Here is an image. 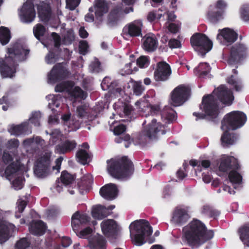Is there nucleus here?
Returning <instances> with one entry per match:
<instances>
[{
    "label": "nucleus",
    "mask_w": 249,
    "mask_h": 249,
    "mask_svg": "<svg viewBox=\"0 0 249 249\" xmlns=\"http://www.w3.org/2000/svg\"><path fill=\"white\" fill-rule=\"evenodd\" d=\"M114 106L115 109L120 108L122 110L124 115L129 118V121L133 120L136 118L134 115L135 108L132 105L126 103L118 102L115 103Z\"/></svg>",
    "instance_id": "nucleus-23"
},
{
    "label": "nucleus",
    "mask_w": 249,
    "mask_h": 249,
    "mask_svg": "<svg viewBox=\"0 0 249 249\" xmlns=\"http://www.w3.org/2000/svg\"><path fill=\"white\" fill-rule=\"evenodd\" d=\"M76 158L80 163L85 165L89 162L91 159V155L84 149H79L76 153Z\"/></svg>",
    "instance_id": "nucleus-34"
},
{
    "label": "nucleus",
    "mask_w": 249,
    "mask_h": 249,
    "mask_svg": "<svg viewBox=\"0 0 249 249\" xmlns=\"http://www.w3.org/2000/svg\"><path fill=\"white\" fill-rule=\"evenodd\" d=\"M111 81L112 80L109 77H106L103 79L101 84V86L103 90H107L109 89Z\"/></svg>",
    "instance_id": "nucleus-59"
},
{
    "label": "nucleus",
    "mask_w": 249,
    "mask_h": 249,
    "mask_svg": "<svg viewBox=\"0 0 249 249\" xmlns=\"http://www.w3.org/2000/svg\"><path fill=\"white\" fill-rule=\"evenodd\" d=\"M228 83L234 87V89L236 91H241L243 88V85L240 81H236L233 79V76L231 75L228 78Z\"/></svg>",
    "instance_id": "nucleus-49"
},
{
    "label": "nucleus",
    "mask_w": 249,
    "mask_h": 249,
    "mask_svg": "<svg viewBox=\"0 0 249 249\" xmlns=\"http://www.w3.org/2000/svg\"><path fill=\"white\" fill-rule=\"evenodd\" d=\"M227 6V4L223 0H218L217 1L215 6H210L213 9L215 8L216 10L221 11L224 13V10Z\"/></svg>",
    "instance_id": "nucleus-56"
},
{
    "label": "nucleus",
    "mask_w": 249,
    "mask_h": 249,
    "mask_svg": "<svg viewBox=\"0 0 249 249\" xmlns=\"http://www.w3.org/2000/svg\"><path fill=\"white\" fill-rule=\"evenodd\" d=\"M241 240L249 247V226H244L238 230Z\"/></svg>",
    "instance_id": "nucleus-38"
},
{
    "label": "nucleus",
    "mask_w": 249,
    "mask_h": 249,
    "mask_svg": "<svg viewBox=\"0 0 249 249\" xmlns=\"http://www.w3.org/2000/svg\"><path fill=\"white\" fill-rule=\"evenodd\" d=\"M21 17L22 20L25 23H31L36 17V12L33 3L26 2L21 9Z\"/></svg>",
    "instance_id": "nucleus-21"
},
{
    "label": "nucleus",
    "mask_w": 249,
    "mask_h": 249,
    "mask_svg": "<svg viewBox=\"0 0 249 249\" xmlns=\"http://www.w3.org/2000/svg\"><path fill=\"white\" fill-rule=\"evenodd\" d=\"M31 242L26 237H23L17 241L15 248V249H26L30 247Z\"/></svg>",
    "instance_id": "nucleus-45"
},
{
    "label": "nucleus",
    "mask_w": 249,
    "mask_h": 249,
    "mask_svg": "<svg viewBox=\"0 0 249 249\" xmlns=\"http://www.w3.org/2000/svg\"><path fill=\"white\" fill-rule=\"evenodd\" d=\"M90 218L86 214H80L79 212H75L71 217V227L77 236L85 238L90 234L92 230L89 227L81 230L90 221Z\"/></svg>",
    "instance_id": "nucleus-7"
},
{
    "label": "nucleus",
    "mask_w": 249,
    "mask_h": 249,
    "mask_svg": "<svg viewBox=\"0 0 249 249\" xmlns=\"http://www.w3.org/2000/svg\"><path fill=\"white\" fill-rule=\"evenodd\" d=\"M230 129H224L225 130L221 137V144L223 146H228L233 144L237 139L236 134L229 132Z\"/></svg>",
    "instance_id": "nucleus-29"
},
{
    "label": "nucleus",
    "mask_w": 249,
    "mask_h": 249,
    "mask_svg": "<svg viewBox=\"0 0 249 249\" xmlns=\"http://www.w3.org/2000/svg\"><path fill=\"white\" fill-rule=\"evenodd\" d=\"M8 56L4 59H0V71L4 77H12L16 72L18 61L26 59L29 50L25 49L21 46L15 45L8 49Z\"/></svg>",
    "instance_id": "nucleus-3"
},
{
    "label": "nucleus",
    "mask_w": 249,
    "mask_h": 249,
    "mask_svg": "<svg viewBox=\"0 0 249 249\" xmlns=\"http://www.w3.org/2000/svg\"><path fill=\"white\" fill-rule=\"evenodd\" d=\"M190 215L186 210L176 208L174 211L171 222L178 226H182L187 222Z\"/></svg>",
    "instance_id": "nucleus-19"
},
{
    "label": "nucleus",
    "mask_w": 249,
    "mask_h": 249,
    "mask_svg": "<svg viewBox=\"0 0 249 249\" xmlns=\"http://www.w3.org/2000/svg\"><path fill=\"white\" fill-rule=\"evenodd\" d=\"M130 232L132 230L136 231V233L131 236L136 244L142 245L144 242L145 236H150L153 232L152 228L149 222L145 219H140L132 222L129 226ZM132 236V234H130Z\"/></svg>",
    "instance_id": "nucleus-6"
},
{
    "label": "nucleus",
    "mask_w": 249,
    "mask_h": 249,
    "mask_svg": "<svg viewBox=\"0 0 249 249\" xmlns=\"http://www.w3.org/2000/svg\"><path fill=\"white\" fill-rule=\"evenodd\" d=\"M106 243L102 237L96 238L89 243L91 249H106Z\"/></svg>",
    "instance_id": "nucleus-40"
},
{
    "label": "nucleus",
    "mask_w": 249,
    "mask_h": 249,
    "mask_svg": "<svg viewBox=\"0 0 249 249\" xmlns=\"http://www.w3.org/2000/svg\"><path fill=\"white\" fill-rule=\"evenodd\" d=\"M133 90L136 95H141L144 90L141 82H135L133 85Z\"/></svg>",
    "instance_id": "nucleus-55"
},
{
    "label": "nucleus",
    "mask_w": 249,
    "mask_h": 249,
    "mask_svg": "<svg viewBox=\"0 0 249 249\" xmlns=\"http://www.w3.org/2000/svg\"><path fill=\"white\" fill-rule=\"evenodd\" d=\"M149 62V57L147 56H141L137 60V64L141 68L148 67Z\"/></svg>",
    "instance_id": "nucleus-54"
},
{
    "label": "nucleus",
    "mask_w": 249,
    "mask_h": 249,
    "mask_svg": "<svg viewBox=\"0 0 249 249\" xmlns=\"http://www.w3.org/2000/svg\"><path fill=\"white\" fill-rule=\"evenodd\" d=\"M46 28L41 24L38 23L33 28V33L36 38L40 40V38L43 36L46 33Z\"/></svg>",
    "instance_id": "nucleus-42"
},
{
    "label": "nucleus",
    "mask_w": 249,
    "mask_h": 249,
    "mask_svg": "<svg viewBox=\"0 0 249 249\" xmlns=\"http://www.w3.org/2000/svg\"><path fill=\"white\" fill-rule=\"evenodd\" d=\"M89 183L90 180L89 177L87 176H84L81 178V180L78 182L77 185L79 188H82V189H84L86 188Z\"/></svg>",
    "instance_id": "nucleus-57"
},
{
    "label": "nucleus",
    "mask_w": 249,
    "mask_h": 249,
    "mask_svg": "<svg viewBox=\"0 0 249 249\" xmlns=\"http://www.w3.org/2000/svg\"><path fill=\"white\" fill-rule=\"evenodd\" d=\"M12 185L15 189H21L23 187L22 180L21 178H16L15 179L13 180L12 182Z\"/></svg>",
    "instance_id": "nucleus-61"
},
{
    "label": "nucleus",
    "mask_w": 249,
    "mask_h": 249,
    "mask_svg": "<svg viewBox=\"0 0 249 249\" xmlns=\"http://www.w3.org/2000/svg\"><path fill=\"white\" fill-rule=\"evenodd\" d=\"M51 157L52 153L47 152L37 160L34 173L38 177L44 178L49 174L51 167Z\"/></svg>",
    "instance_id": "nucleus-11"
},
{
    "label": "nucleus",
    "mask_w": 249,
    "mask_h": 249,
    "mask_svg": "<svg viewBox=\"0 0 249 249\" xmlns=\"http://www.w3.org/2000/svg\"><path fill=\"white\" fill-rule=\"evenodd\" d=\"M27 128V124L22 123L18 125H13L11 126L9 132L12 135L19 136L24 134Z\"/></svg>",
    "instance_id": "nucleus-36"
},
{
    "label": "nucleus",
    "mask_w": 249,
    "mask_h": 249,
    "mask_svg": "<svg viewBox=\"0 0 249 249\" xmlns=\"http://www.w3.org/2000/svg\"><path fill=\"white\" fill-rule=\"evenodd\" d=\"M77 143L74 140H65L56 146V150L60 154H64L70 152L76 146Z\"/></svg>",
    "instance_id": "nucleus-26"
},
{
    "label": "nucleus",
    "mask_w": 249,
    "mask_h": 249,
    "mask_svg": "<svg viewBox=\"0 0 249 249\" xmlns=\"http://www.w3.org/2000/svg\"><path fill=\"white\" fill-rule=\"evenodd\" d=\"M101 227L103 234L107 237L116 236L119 231L118 225L113 219H107L103 221Z\"/></svg>",
    "instance_id": "nucleus-18"
},
{
    "label": "nucleus",
    "mask_w": 249,
    "mask_h": 249,
    "mask_svg": "<svg viewBox=\"0 0 249 249\" xmlns=\"http://www.w3.org/2000/svg\"><path fill=\"white\" fill-rule=\"evenodd\" d=\"M247 119L246 115L242 111H231L225 116L221 123V128L236 130L244 125Z\"/></svg>",
    "instance_id": "nucleus-9"
},
{
    "label": "nucleus",
    "mask_w": 249,
    "mask_h": 249,
    "mask_svg": "<svg viewBox=\"0 0 249 249\" xmlns=\"http://www.w3.org/2000/svg\"><path fill=\"white\" fill-rule=\"evenodd\" d=\"M190 43L194 49L200 54L204 55L213 47L212 41L202 33H196L190 38Z\"/></svg>",
    "instance_id": "nucleus-10"
},
{
    "label": "nucleus",
    "mask_w": 249,
    "mask_h": 249,
    "mask_svg": "<svg viewBox=\"0 0 249 249\" xmlns=\"http://www.w3.org/2000/svg\"><path fill=\"white\" fill-rule=\"evenodd\" d=\"M102 206L96 205L92 208L91 215L95 219H102Z\"/></svg>",
    "instance_id": "nucleus-50"
},
{
    "label": "nucleus",
    "mask_w": 249,
    "mask_h": 249,
    "mask_svg": "<svg viewBox=\"0 0 249 249\" xmlns=\"http://www.w3.org/2000/svg\"><path fill=\"white\" fill-rule=\"evenodd\" d=\"M64 63L56 64L52 68L48 75V79L51 82L55 83L67 78L70 72L67 68L64 66Z\"/></svg>",
    "instance_id": "nucleus-15"
},
{
    "label": "nucleus",
    "mask_w": 249,
    "mask_h": 249,
    "mask_svg": "<svg viewBox=\"0 0 249 249\" xmlns=\"http://www.w3.org/2000/svg\"><path fill=\"white\" fill-rule=\"evenodd\" d=\"M107 169L108 174L116 179H127L134 172L133 162L127 156L112 158L107 161Z\"/></svg>",
    "instance_id": "nucleus-4"
},
{
    "label": "nucleus",
    "mask_w": 249,
    "mask_h": 249,
    "mask_svg": "<svg viewBox=\"0 0 249 249\" xmlns=\"http://www.w3.org/2000/svg\"><path fill=\"white\" fill-rule=\"evenodd\" d=\"M161 116L168 122H172L177 118V113L170 107L165 106L160 112Z\"/></svg>",
    "instance_id": "nucleus-32"
},
{
    "label": "nucleus",
    "mask_w": 249,
    "mask_h": 249,
    "mask_svg": "<svg viewBox=\"0 0 249 249\" xmlns=\"http://www.w3.org/2000/svg\"><path fill=\"white\" fill-rule=\"evenodd\" d=\"M54 41V46L56 48L59 49L61 45V38L60 36L55 32H53L51 34Z\"/></svg>",
    "instance_id": "nucleus-60"
},
{
    "label": "nucleus",
    "mask_w": 249,
    "mask_h": 249,
    "mask_svg": "<svg viewBox=\"0 0 249 249\" xmlns=\"http://www.w3.org/2000/svg\"><path fill=\"white\" fill-rule=\"evenodd\" d=\"M118 189L116 185L113 183L107 184L100 189V195L106 200H112L118 196Z\"/></svg>",
    "instance_id": "nucleus-20"
},
{
    "label": "nucleus",
    "mask_w": 249,
    "mask_h": 249,
    "mask_svg": "<svg viewBox=\"0 0 249 249\" xmlns=\"http://www.w3.org/2000/svg\"><path fill=\"white\" fill-rule=\"evenodd\" d=\"M143 49L147 52L155 51L158 46V40L153 34H146L142 39Z\"/></svg>",
    "instance_id": "nucleus-22"
},
{
    "label": "nucleus",
    "mask_w": 249,
    "mask_h": 249,
    "mask_svg": "<svg viewBox=\"0 0 249 249\" xmlns=\"http://www.w3.org/2000/svg\"><path fill=\"white\" fill-rule=\"evenodd\" d=\"M142 22L136 20L126 24L123 28L122 36L124 37H136L142 36Z\"/></svg>",
    "instance_id": "nucleus-14"
},
{
    "label": "nucleus",
    "mask_w": 249,
    "mask_h": 249,
    "mask_svg": "<svg viewBox=\"0 0 249 249\" xmlns=\"http://www.w3.org/2000/svg\"><path fill=\"white\" fill-rule=\"evenodd\" d=\"M9 238V229L8 227L0 223V238L3 241H7Z\"/></svg>",
    "instance_id": "nucleus-46"
},
{
    "label": "nucleus",
    "mask_w": 249,
    "mask_h": 249,
    "mask_svg": "<svg viewBox=\"0 0 249 249\" xmlns=\"http://www.w3.org/2000/svg\"><path fill=\"white\" fill-rule=\"evenodd\" d=\"M241 17L245 21H249V4H244L240 10Z\"/></svg>",
    "instance_id": "nucleus-52"
},
{
    "label": "nucleus",
    "mask_w": 249,
    "mask_h": 249,
    "mask_svg": "<svg viewBox=\"0 0 249 249\" xmlns=\"http://www.w3.org/2000/svg\"><path fill=\"white\" fill-rule=\"evenodd\" d=\"M60 179L63 184L65 185H68L72 183L74 181V178L67 171H63L61 173Z\"/></svg>",
    "instance_id": "nucleus-44"
},
{
    "label": "nucleus",
    "mask_w": 249,
    "mask_h": 249,
    "mask_svg": "<svg viewBox=\"0 0 249 249\" xmlns=\"http://www.w3.org/2000/svg\"><path fill=\"white\" fill-rule=\"evenodd\" d=\"M41 117V114L39 111H35L32 114L29 120L31 124H34L35 126H38L40 125V120Z\"/></svg>",
    "instance_id": "nucleus-51"
},
{
    "label": "nucleus",
    "mask_w": 249,
    "mask_h": 249,
    "mask_svg": "<svg viewBox=\"0 0 249 249\" xmlns=\"http://www.w3.org/2000/svg\"><path fill=\"white\" fill-rule=\"evenodd\" d=\"M191 95V88L189 86L180 85L172 91L171 104L174 107L182 105L189 98Z\"/></svg>",
    "instance_id": "nucleus-12"
},
{
    "label": "nucleus",
    "mask_w": 249,
    "mask_h": 249,
    "mask_svg": "<svg viewBox=\"0 0 249 249\" xmlns=\"http://www.w3.org/2000/svg\"><path fill=\"white\" fill-rule=\"evenodd\" d=\"M234 96L232 92L224 86L221 85L214 89L211 94L205 95L202 99L199 108L204 113L194 112L193 115L196 121L207 119L216 122L220 113L219 104L230 106L232 104Z\"/></svg>",
    "instance_id": "nucleus-1"
},
{
    "label": "nucleus",
    "mask_w": 249,
    "mask_h": 249,
    "mask_svg": "<svg viewBox=\"0 0 249 249\" xmlns=\"http://www.w3.org/2000/svg\"><path fill=\"white\" fill-rule=\"evenodd\" d=\"M248 55V48L243 44H235L230 50V54L227 60L230 65L240 63Z\"/></svg>",
    "instance_id": "nucleus-13"
},
{
    "label": "nucleus",
    "mask_w": 249,
    "mask_h": 249,
    "mask_svg": "<svg viewBox=\"0 0 249 249\" xmlns=\"http://www.w3.org/2000/svg\"><path fill=\"white\" fill-rule=\"evenodd\" d=\"M37 9L40 19L44 22H48L52 15V10L50 5L43 3L38 6Z\"/></svg>",
    "instance_id": "nucleus-27"
},
{
    "label": "nucleus",
    "mask_w": 249,
    "mask_h": 249,
    "mask_svg": "<svg viewBox=\"0 0 249 249\" xmlns=\"http://www.w3.org/2000/svg\"><path fill=\"white\" fill-rule=\"evenodd\" d=\"M108 90L110 91L114 90L117 92L120 93L122 91V89L121 87H119V83L118 81L112 80L110 86Z\"/></svg>",
    "instance_id": "nucleus-62"
},
{
    "label": "nucleus",
    "mask_w": 249,
    "mask_h": 249,
    "mask_svg": "<svg viewBox=\"0 0 249 249\" xmlns=\"http://www.w3.org/2000/svg\"><path fill=\"white\" fill-rule=\"evenodd\" d=\"M89 69L94 73H99L102 71L101 62L98 59L91 63Z\"/></svg>",
    "instance_id": "nucleus-53"
},
{
    "label": "nucleus",
    "mask_w": 249,
    "mask_h": 249,
    "mask_svg": "<svg viewBox=\"0 0 249 249\" xmlns=\"http://www.w3.org/2000/svg\"><path fill=\"white\" fill-rule=\"evenodd\" d=\"M201 213L205 215L215 218L220 214V212L209 204L204 205L201 208Z\"/></svg>",
    "instance_id": "nucleus-33"
},
{
    "label": "nucleus",
    "mask_w": 249,
    "mask_h": 249,
    "mask_svg": "<svg viewBox=\"0 0 249 249\" xmlns=\"http://www.w3.org/2000/svg\"><path fill=\"white\" fill-rule=\"evenodd\" d=\"M239 164L236 160L232 157H227L221 160L219 169L220 171L226 172L231 169H238Z\"/></svg>",
    "instance_id": "nucleus-24"
},
{
    "label": "nucleus",
    "mask_w": 249,
    "mask_h": 249,
    "mask_svg": "<svg viewBox=\"0 0 249 249\" xmlns=\"http://www.w3.org/2000/svg\"><path fill=\"white\" fill-rule=\"evenodd\" d=\"M126 130V126L123 124H120L114 127L113 132L116 135H119L124 133Z\"/></svg>",
    "instance_id": "nucleus-63"
},
{
    "label": "nucleus",
    "mask_w": 249,
    "mask_h": 249,
    "mask_svg": "<svg viewBox=\"0 0 249 249\" xmlns=\"http://www.w3.org/2000/svg\"><path fill=\"white\" fill-rule=\"evenodd\" d=\"M211 67L207 63H200L198 67L199 75L201 77L206 76L210 71Z\"/></svg>",
    "instance_id": "nucleus-47"
},
{
    "label": "nucleus",
    "mask_w": 249,
    "mask_h": 249,
    "mask_svg": "<svg viewBox=\"0 0 249 249\" xmlns=\"http://www.w3.org/2000/svg\"><path fill=\"white\" fill-rule=\"evenodd\" d=\"M171 73L170 66L165 61H160L157 63L154 72V78L156 81L164 82L169 79Z\"/></svg>",
    "instance_id": "nucleus-16"
},
{
    "label": "nucleus",
    "mask_w": 249,
    "mask_h": 249,
    "mask_svg": "<svg viewBox=\"0 0 249 249\" xmlns=\"http://www.w3.org/2000/svg\"><path fill=\"white\" fill-rule=\"evenodd\" d=\"M230 181L235 184H240L242 181V176L236 171L232 170L230 172L228 176Z\"/></svg>",
    "instance_id": "nucleus-43"
},
{
    "label": "nucleus",
    "mask_w": 249,
    "mask_h": 249,
    "mask_svg": "<svg viewBox=\"0 0 249 249\" xmlns=\"http://www.w3.org/2000/svg\"><path fill=\"white\" fill-rule=\"evenodd\" d=\"M217 39L220 43L228 45L235 42L238 37V34L232 29L228 28L219 30Z\"/></svg>",
    "instance_id": "nucleus-17"
},
{
    "label": "nucleus",
    "mask_w": 249,
    "mask_h": 249,
    "mask_svg": "<svg viewBox=\"0 0 249 249\" xmlns=\"http://www.w3.org/2000/svg\"><path fill=\"white\" fill-rule=\"evenodd\" d=\"M223 13L221 11L209 7L207 16V18L211 22L215 24L223 19Z\"/></svg>",
    "instance_id": "nucleus-31"
},
{
    "label": "nucleus",
    "mask_w": 249,
    "mask_h": 249,
    "mask_svg": "<svg viewBox=\"0 0 249 249\" xmlns=\"http://www.w3.org/2000/svg\"><path fill=\"white\" fill-rule=\"evenodd\" d=\"M69 95L74 99H85L86 97V93L79 86H74Z\"/></svg>",
    "instance_id": "nucleus-39"
},
{
    "label": "nucleus",
    "mask_w": 249,
    "mask_h": 249,
    "mask_svg": "<svg viewBox=\"0 0 249 249\" xmlns=\"http://www.w3.org/2000/svg\"><path fill=\"white\" fill-rule=\"evenodd\" d=\"M168 46L172 49L179 48L181 46L180 42L177 39H171L168 42Z\"/></svg>",
    "instance_id": "nucleus-64"
},
{
    "label": "nucleus",
    "mask_w": 249,
    "mask_h": 249,
    "mask_svg": "<svg viewBox=\"0 0 249 249\" xmlns=\"http://www.w3.org/2000/svg\"><path fill=\"white\" fill-rule=\"evenodd\" d=\"M183 231L187 243L191 246L209 241L214 235L213 230H207L205 224L196 219H194Z\"/></svg>",
    "instance_id": "nucleus-2"
},
{
    "label": "nucleus",
    "mask_w": 249,
    "mask_h": 249,
    "mask_svg": "<svg viewBox=\"0 0 249 249\" xmlns=\"http://www.w3.org/2000/svg\"><path fill=\"white\" fill-rule=\"evenodd\" d=\"M166 132L163 125L157 123L156 119H152L142 130L133 136L132 141L136 145L144 146L148 140L156 139L158 136L165 134Z\"/></svg>",
    "instance_id": "nucleus-5"
},
{
    "label": "nucleus",
    "mask_w": 249,
    "mask_h": 249,
    "mask_svg": "<svg viewBox=\"0 0 249 249\" xmlns=\"http://www.w3.org/2000/svg\"><path fill=\"white\" fill-rule=\"evenodd\" d=\"M11 38L9 29L5 27H0V41L2 45L7 44Z\"/></svg>",
    "instance_id": "nucleus-37"
},
{
    "label": "nucleus",
    "mask_w": 249,
    "mask_h": 249,
    "mask_svg": "<svg viewBox=\"0 0 249 249\" xmlns=\"http://www.w3.org/2000/svg\"><path fill=\"white\" fill-rule=\"evenodd\" d=\"M247 119L246 115L242 111H231L225 116L221 123V128L236 130L244 125Z\"/></svg>",
    "instance_id": "nucleus-8"
},
{
    "label": "nucleus",
    "mask_w": 249,
    "mask_h": 249,
    "mask_svg": "<svg viewBox=\"0 0 249 249\" xmlns=\"http://www.w3.org/2000/svg\"><path fill=\"white\" fill-rule=\"evenodd\" d=\"M94 6L95 8V15L97 19H101L103 15L108 12V4L105 0H95Z\"/></svg>",
    "instance_id": "nucleus-25"
},
{
    "label": "nucleus",
    "mask_w": 249,
    "mask_h": 249,
    "mask_svg": "<svg viewBox=\"0 0 249 249\" xmlns=\"http://www.w3.org/2000/svg\"><path fill=\"white\" fill-rule=\"evenodd\" d=\"M46 229L45 223L41 220H38L31 225L30 231L34 235L41 236L45 233Z\"/></svg>",
    "instance_id": "nucleus-28"
},
{
    "label": "nucleus",
    "mask_w": 249,
    "mask_h": 249,
    "mask_svg": "<svg viewBox=\"0 0 249 249\" xmlns=\"http://www.w3.org/2000/svg\"><path fill=\"white\" fill-rule=\"evenodd\" d=\"M75 83L71 80L64 81L57 84L55 87V91L57 92H66L68 94L74 87Z\"/></svg>",
    "instance_id": "nucleus-30"
},
{
    "label": "nucleus",
    "mask_w": 249,
    "mask_h": 249,
    "mask_svg": "<svg viewBox=\"0 0 249 249\" xmlns=\"http://www.w3.org/2000/svg\"><path fill=\"white\" fill-rule=\"evenodd\" d=\"M81 0H66L67 6L70 10H74L79 4Z\"/></svg>",
    "instance_id": "nucleus-58"
},
{
    "label": "nucleus",
    "mask_w": 249,
    "mask_h": 249,
    "mask_svg": "<svg viewBox=\"0 0 249 249\" xmlns=\"http://www.w3.org/2000/svg\"><path fill=\"white\" fill-rule=\"evenodd\" d=\"M20 168V166L18 163L13 162L7 166L5 170V173L7 177H10L18 172Z\"/></svg>",
    "instance_id": "nucleus-41"
},
{
    "label": "nucleus",
    "mask_w": 249,
    "mask_h": 249,
    "mask_svg": "<svg viewBox=\"0 0 249 249\" xmlns=\"http://www.w3.org/2000/svg\"><path fill=\"white\" fill-rule=\"evenodd\" d=\"M58 53L53 51H49L45 57V60L47 64H53L58 60Z\"/></svg>",
    "instance_id": "nucleus-48"
},
{
    "label": "nucleus",
    "mask_w": 249,
    "mask_h": 249,
    "mask_svg": "<svg viewBox=\"0 0 249 249\" xmlns=\"http://www.w3.org/2000/svg\"><path fill=\"white\" fill-rule=\"evenodd\" d=\"M122 13V9L121 7H115L110 11L108 16V21L111 23H116L119 20Z\"/></svg>",
    "instance_id": "nucleus-35"
}]
</instances>
